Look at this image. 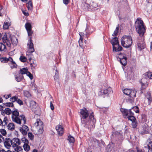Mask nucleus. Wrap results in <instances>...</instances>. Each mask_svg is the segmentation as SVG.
<instances>
[{"mask_svg":"<svg viewBox=\"0 0 152 152\" xmlns=\"http://www.w3.org/2000/svg\"><path fill=\"white\" fill-rule=\"evenodd\" d=\"M32 0H29L28 2L26 4V7L29 10H32L33 8V5L32 3Z\"/></svg>","mask_w":152,"mask_h":152,"instance_id":"17","label":"nucleus"},{"mask_svg":"<svg viewBox=\"0 0 152 152\" xmlns=\"http://www.w3.org/2000/svg\"><path fill=\"white\" fill-rule=\"evenodd\" d=\"M67 140L70 143H74L75 142V139L74 137L71 135H69L68 137Z\"/></svg>","mask_w":152,"mask_h":152,"instance_id":"25","label":"nucleus"},{"mask_svg":"<svg viewBox=\"0 0 152 152\" xmlns=\"http://www.w3.org/2000/svg\"><path fill=\"white\" fill-rule=\"evenodd\" d=\"M72 77H73L74 78H76V75L75 74V72L73 71V72L72 74Z\"/></svg>","mask_w":152,"mask_h":152,"instance_id":"58","label":"nucleus"},{"mask_svg":"<svg viewBox=\"0 0 152 152\" xmlns=\"http://www.w3.org/2000/svg\"><path fill=\"white\" fill-rule=\"evenodd\" d=\"M141 118L142 121L144 122H146L147 121V116L145 114H142L141 115Z\"/></svg>","mask_w":152,"mask_h":152,"instance_id":"38","label":"nucleus"},{"mask_svg":"<svg viewBox=\"0 0 152 152\" xmlns=\"http://www.w3.org/2000/svg\"><path fill=\"white\" fill-rule=\"evenodd\" d=\"M32 37H30L29 39L28 40L27 44V46H28V52L30 53L34 52L35 51L34 49V44L32 43Z\"/></svg>","mask_w":152,"mask_h":152,"instance_id":"6","label":"nucleus"},{"mask_svg":"<svg viewBox=\"0 0 152 152\" xmlns=\"http://www.w3.org/2000/svg\"><path fill=\"white\" fill-rule=\"evenodd\" d=\"M55 76H54V79L55 80H57L58 79V74H56V73L55 72Z\"/></svg>","mask_w":152,"mask_h":152,"instance_id":"59","label":"nucleus"},{"mask_svg":"<svg viewBox=\"0 0 152 152\" xmlns=\"http://www.w3.org/2000/svg\"><path fill=\"white\" fill-rule=\"evenodd\" d=\"M50 107L51 109L52 110H53L54 109V107L53 106V105L52 102H50Z\"/></svg>","mask_w":152,"mask_h":152,"instance_id":"56","label":"nucleus"},{"mask_svg":"<svg viewBox=\"0 0 152 152\" xmlns=\"http://www.w3.org/2000/svg\"><path fill=\"white\" fill-rule=\"evenodd\" d=\"M80 113L81 117V123L84 127L88 129L94 128L96 120L94 118V112H92L89 115L88 110L84 107L80 110Z\"/></svg>","mask_w":152,"mask_h":152,"instance_id":"1","label":"nucleus"},{"mask_svg":"<svg viewBox=\"0 0 152 152\" xmlns=\"http://www.w3.org/2000/svg\"><path fill=\"white\" fill-rule=\"evenodd\" d=\"M5 43L3 44V43L0 42V51H6V47L5 45Z\"/></svg>","mask_w":152,"mask_h":152,"instance_id":"20","label":"nucleus"},{"mask_svg":"<svg viewBox=\"0 0 152 152\" xmlns=\"http://www.w3.org/2000/svg\"><path fill=\"white\" fill-rule=\"evenodd\" d=\"M127 58L126 57V58H123V59H122L121 60H120L119 61L122 65L124 66L127 64Z\"/></svg>","mask_w":152,"mask_h":152,"instance_id":"18","label":"nucleus"},{"mask_svg":"<svg viewBox=\"0 0 152 152\" xmlns=\"http://www.w3.org/2000/svg\"><path fill=\"white\" fill-rule=\"evenodd\" d=\"M16 101L17 102V103H18L20 105H23V101L20 99H18V97H17V99Z\"/></svg>","mask_w":152,"mask_h":152,"instance_id":"49","label":"nucleus"},{"mask_svg":"<svg viewBox=\"0 0 152 152\" xmlns=\"http://www.w3.org/2000/svg\"><path fill=\"white\" fill-rule=\"evenodd\" d=\"M0 60L2 63H7L8 62V58L6 57L1 58Z\"/></svg>","mask_w":152,"mask_h":152,"instance_id":"32","label":"nucleus"},{"mask_svg":"<svg viewBox=\"0 0 152 152\" xmlns=\"http://www.w3.org/2000/svg\"><path fill=\"white\" fill-rule=\"evenodd\" d=\"M137 91L135 90H131V92L129 96L130 98H134L136 97V94Z\"/></svg>","mask_w":152,"mask_h":152,"instance_id":"21","label":"nucleus"},{"mask_svg":"<svg viewBox=\"0 0 152 152\" xmlns=\"http://www.w3.org/2000/svg\"><path fill=\"white\" fill-rule=\"evenodd\" d=\"M131 90L126 88L123 90V93L126 95H127L129 96L130 92H131Z\"/></svg>","mask_w":152,"mask_h":152,"instance_id":"27","label":"nucleus"},{"mask_svg":"<svg viewBox=\"0 0 152 152\" xmlns=\"http://www.w3.org/2000/svg\"><path fill=\"white\" fill-rule=\"evenodd\" d=\"M5 106L9 107H14V105L12 102H7L5 103Z\"/></svg>","mask_w":152,"mask_h":152,"instance_id":"40","label":"nucleus"},{"mask_svg":"<svg viewBox=\"0 0 152 152\" xmlns=\"http://www.w3.org/2000/svg\"><path fill=\"white\" fill-rule=\"evenodd\" d=\"M121 43L123 47L128 48L131 46L132 43V38L130 36L124 35L121 38Z\"/></svg>","mask_w":152,"mask_h":152,"instance_id":"4","label":"nucleus"},{"mask_svg":"<svg viewBox=\"0 0 152 152\" xmlns=\"http://www.w3.org/2000/svg\"><path fill=\"white\" fill-rule=\"evenodd\" d=\"M14 141V142H15V143H17L18 145H19L20 144V140L18 138H15L12 139V141Z\"/></svg>","mask_w":152,"mask_h":152,"instance_id":"33","label":"nucleus"},{"mask_svg":"<svg viewBox=\"0 0 152 152\" xmlns=\"http://www.w3.org/2000/svg\"><path fill=\"white\" fill-rule=\"evenodd\" d=\"M83 41V38L82 36H80V39L79 41V45L80 47L81 46L82 43Z\"/></svg>","mask_w":152,"mask_h":152,"instance_id":"51","label":"nucleus"},{"mask_svg":"<svg viewBox=\"0 0 152 152\" xmlns=\"http://www.w3.org/2000/svg\"><path fill=\"white\" fill-rule=\"evenodd\" d=\"M112 135H115V137L119 136L121 134L119 132L117 131L113 132H112Z\"/></svg>","mask_w":152,"mask_h":152,"instance_id":"48","label":"nucleus"},{"mask_svg":"<svg viewBox=\"0 0 152 152\" xmlns=\"http://www.w3.org/2000/svg\"><path fill=\"white\" fill-rule=\"evenodd\" d=\"M4 142V146L7 149H9V148L7 147V146L9 147L12 144V140L9 138H6Z\"/></svg>","mask_w":152,"mask_h":152,"instance_id":"14","label":"nucleus"},{"mask_svg":"<svg viewBox=\"0 0 152 152\" xmlns=\"http://www.w3.org/2000/svg\"><path fill=\"white\" fill-rule=\"evenodd\" d=\"M1 35V38L2 41L4 43H6L7 45L10 47L11 46L10 41L8 39L7 34L6 33H3Z\"/></svg>","mask_w":152,"mask_h":152,"instance_id":"8","label":"nucleus"},{"mask_svg":"<svg viewBox=\"0 0 152 152\" xmlns=\"http://www.w3.org/2000/svg\"><path fill=\"white\" fill-rule=\"evenodd\" d=\"M11 94H10L8 95H7L6 96L5 95H4V97L6 99H8V98L10 97H11Z\"/></svg>","mask_w":152,"mask_h":152,"instance_id":"57","label":"nucleus"},{"mask_svg":"<svg viewBox=\"0 0 152 152\" xmlns=\"http://www.w3.org/2000/svg\"><path fill=\"white\" fill-rule=\"evenodd\" d=\"M12 121L17 124H20L21 123V120L18 116H19V113L17 110L12 111Z\"/></svg>","mask_w":152,"mask_h":152,"instance_id":"5","label":"nucleus"},{"mask_svg":"<svg viewBox=\"0 0 152 152\" xmlns=\"http://www.w3.org/2000/svg\"><path fill=\"white\" fill-rule=\"evenodd\" d=\"M23 147L24 150L26 151H28L30 150V147L28 144L27 145L26 144H24L23 145Z\"/></svg>","mask_w":152,"mask_h":152,"instance_id":"28","label":"nucleus"},{"mask_svg":"<svg viewBox=\"0 0 152 152\" xmlns=\"http://www.w3.org/2000/svg\"><path fill=\"white\" fill-rule=\"evenodd\" d=\"M17 97L18 96H16L12 97L10 99V101L11 102L13 103V102H14L17 101Z\"/></svg>","mask_w":152,"mask_h":152,"instance_id":"31","label":"nucleus"},{"mask_svg":"<svg viewBox=\"0 0 152 152\" xmlns=\"http://www.w3.org/2000/svg\"><path fill=\"white\" fill-rule=\"evenodd\" d=\"M22 129L23 130H26L27 131H28L29 129L28 128V127L26 125H23L22 126Z\"/></svg>","mask_w":152,"mask_h":152,"instance_id":"53","label":"nucleus"},{"mask_svg":"<svg viewBox=\"0 0 152 152\" xmlns=\"http://www.w3.org/2000/svg\"><path fill=\"white\" fill-rule=\"evenodd\" d=\"M118 32H117L116 31H115L114 32L113 34H112V35L113 36H116L118 34Z\"/></svg>","mask_w":152,"mask_h":152,"instance_id":"64","label":"nucleus"},{"mask_svg":"<svg viewBox=\"0 0 152 152\" xmlns=\"http://www.w3.org/2000/svg\"><path fill=\"white\" fill-rule=\"evenodd\" d=\"M148 79L146 77L142 78L140 81L141 85V90L145 89L148 87Z\"/></svg>","mask_w":152,"mask_h":152,"instance_id":"9","label":"nucleus"},{"mask_svg":"<svg viewBox=\"0 0 152 152\" xmlns=\"http://www.w3.org/2000/svg\"><path fill=\"white\" fill-rule=\"evenodd\" d=\"M69 0H63V2L65 4L67 5L69 4Z\"/></svg>","mask_w":152,"mask_h":152,"instance_id":"55","label":"nucleus"},{"mask_svg":"<svg viewBox=\"0 0 152 152\" xmlns=\"http://www.w3.org/2000/svg\"><path fill=\"white\" fill-rule=\"evenodd\" d=\"M8 61H10L11 63H12V62L14 61L12 58L11 57H9V58H8Z\"/></svg>","mask_w":152,"mask_h":152,"instance_id":"63","label":"nucleus"},{"mask_svg":"<svg viewBox=\"0 0 152 152\" xmlns=\"http://www.w3.org/2000/svg\"><path fill=\"white\" fill-rule=\"evenodd\" d=\"M28 137L30 140H32L34 138V135L31 132H29L28 134Z\"/></svg>","mask_w":152,"mask_h":152,"instance_id":"41","label":"nucleus"},{"mask_svg":"<svg viewBox=\"0 0 152 152\" xmlns=\"http://www.w3.org/2000/svg\"><path fill=\"white\" fill-rule=\"evenodd\" d=\"M26 75L28 76L31 80H32L33 78V76L32 74H31L30 72L28 71L27 72L26 74Z\"/></svg>","mask_w":152,"mask_h":152,"instance_id":"42","label":"nucleus"},{"mask_svg":"<svg viewBox=\"0 0 152 152\" xmlns=\"http://www.w3.org/2000/svg\"><path fill=\"white\" fill-rule=\"evenodd\" d=\"M131 110V109L129 110L122 108L120 109V111L122 113L124 117L125 118H128V120L131 121L132 127L134 128L137 127V123L134 113Z\"/></svg>","mask_w":152,"mask_h":152,"instance_id":"2","label":"nucleus"},{"mask_svg":"<svg viewBox=\"0 0 152 152\" xmlns=\"http://www.w3.org/2000/svg\"><path fill=\"white\" fill-rule=\"evenodd\" d=\"M8 121V119L7 117H5L4 118L3 121V122H4V123H5V124L4 125H2V126H5L6 125H7V121Z\"/></svg>","mask_w":152,"mask_h":152,"instance_id":"47","label":"nucleus"},{"mask_svg":"<svg viewBox=\"0 0 152 152\" xmlns=\"http://www.w3.org/2000/svg\"><path fill=\"white\" fill-rule=\"evenodd\" d=\"M8 22H4L3 26V29H7L8 28Z\"/></svg>","mask_w":152,"mask_h":152,"instance_id":"45","label":"nucleus"},{"mask_svg":"<svg viewBox=\"0 0 152 152\" xmlns=\"http://www.w3.org/2000/svg\"><path fill=\"white\" fill-rule=\"evenodd\" d=\"M56 129L57 131L58 134L59 136H61L64 132V129L60 125H58L56 126Z\"/></svg>","mask_w":152,"mask_h":152,"instance_id":"12","label":"nucleus"},{"mask_svg":"<svg viewBox=\"0 0 152 152\" xmlns=\"http://www.w3.org/2000/svg\"><path fill=\"white\" fill-rule=\"evenodd\" d=\"M110 42L113 45V48L115 47V45L119 44L118 38L117 37H115L113 38Z\"/></svg>","mask_w":152,"mask_h":152,"instance_id":"15","label":"nucleus"},{"mask_svg":"<svg viewBox=\"0 0 152 152\" xmlns=\"http://www.w3.org/2000/svg\"><path fill=\"white\" fill-rule=\"evenodd\" d=\"M148 148V152H151L152 151V148H151L149 145H147Z\"/></svg>","mask_w":152,"mask_h":152,"instance_id":"60","label":"nucleus"},{"mask_svg":"<svg viewBox=\"0 0 152 152\" xmlns=\"http://www.w3.org/2000/svg\"><path fill=\"white\" fill-rule=\"evenodd\" d=\"M94 142L96 143H97V145H98L99 143V141L96 139H93Z\"/></svg>","mask_w":152,"mask_h":152,"instance_id":"61","label":"nucleus"},{"mask_svg":"<svg viewBox=\"0 0 152 152\" xmlns=\"http://www.w3.org/2000/svg\"><path fill=\"white\" fill-rule=\"evenodd\" d=\"M23 14L26 16H28L29 15V14L28 12H26L24 11H23Z\"/></svg>","mask_w":152,"mask_h":152,"instance_id":"62","label":"nucleus"},{"mask_svg":"<svg viewBox=\"0 0 152 152\" xmlns=\"http://www.w3.org/2000/svg\"><path fill=\"white\" fill-rule=\"evenodd\" d=\"M132 108L136 113H138L139 112V109L138 107L136 106Z\"/></svg>","mask_w":152,"mask_h":152,"instance_id":"43","label":"nucleus"},{"mask_svg":"<svg viewBox=\"0 0 152 152\" xmlns=\"http://www.w3.org/2000/svg\"><path fill=\"white\" fill-rule=\"evenodd\" d=\"M147 141L148 142V144L150 145L152 144V137L148 138L147 140Z\"/></svg>","mask_w":152,"mask_h":152,"instance_id":"54","label":"nucleus"},{"mask_svg":"<svg viewBox=\"0 0 152 152\" xmlns=\"http://www.w3.org/2000/svg\"><path fill=\"white\" fill-rule=\"evenodd\" d=\"M11 64L13 65V66L11 67L12 69L17 68V65L15 61H12V63H11Z\"/></svg>","mask_w":152,"mask_h":152,"instance_id":"50","label":"nucleus"},{"mask_svg":"<svg viewBox=\"0 0 152 152\" xmlns=\"http://www.w3.org/2000/svg\"><path fill=\"white\" fill-rule=\"evenodd\" d=\"M19 59L21 62H26L27 61L26 57L22 56H20Z\"/></svg>","mask_w":152,"mask_h":152,"instance_id":"39","label":"nucleus"},{"mask_svg":"<svg viewBox=\"0 0 152 152\" xmlns=\"http://www.w3.org/2000/svg\"><path fill=\"white\" fill-rule=\"evenodd\" d=\"M8 129L10 130L13 131L14 130L15 128V126L13 123H9L8 126Z\"/></svg>","mask_w":152,"mask_h":152,"instance_id":"19","label":"nucleus"},{"mask_svg":"<svg viewBox=\"0 0 152 152\" xmlns=\"http://www.w3.org/2000/svg\"><path fill=\"white\" fill-rule=\"evenodd\" d=\"M137 45L138 48L141 50L145 48L146 47L145 44L142 40V38L141 37H138L137 39Z\"/></svg>","mask_w":152,"mask_h":152,"instance_id":"7","label":"nucleus"},{"mask_svg":"<svg viewBox=\"0 0 152 152\" xmlns=\"http://www.w3.org/2000/svg\"><path fill=\"white\" fill-rule=\"evenodd\" d=\"M145 98L148 100V104L150 105L152 102L151 94L150 91L147 93L145 95Z\"/></svg>","mask_w":152,"mask_h":152,"instance_id":"13","label":"nucleus"},{"mask_svg":"<svg viewBox=\"0 0 152 152\" xmlns=\"http://www.w3.org/2000/svg\"><path fill=\"white\" fill-rule=\"evenodd\" d=\"M20 117L21 118V120L22 119L23 121H24V124H25L26 121V119L25 118V116L23 115H21L20 116Z\"/></svg>","mask_w":152,"mask_h":152,"instance_id":"44","label":"nucleus"},{"mask_svg":"<svg viewBox=\"0 0 152 152\" xmlns=\"http://www.w3.org/2000/svg\"><path fill=\"white\" fill-rule=\"evenodd\" d=\"M37 64L36 62H33L32 63L30 64V66L31 67L32 69H35V68L37 66Z\"/></svg>","mask_w":152,"mask_h":152,"instance_id":"37","label":"nucleus"},{"mask_svg":"<svg viewBox=\"0 0 152 152\" xmlns=\"http://www.w3.org/2000/svg\"><path fill=\"white\" fill-rule=\"evenodd\" d=\"M20 71L21 75H22L23 74H26L27 72H28V69L27 68H23L20 69Z\"/></svg>","mask_w":152,"mask_h":152,"instance_id":"24","label":"nucleus"},{"mask_svg":"<svg viewBox=\"0 0 152 152\" xmlns=\"http://www.w3.org/2000/svg\"><path fill=\"white\" fill-rule=\"evenodd\" d=\"M118 47L117 49L115 47H113V51L115 52L120 51L122 50L123 48L119 45V44L118 45Z\"/></svg>","mask_w":152,"mask_h":152,"instance_id":"22","label":"nucleus"},{"mask_svg":"<svg viewBox=\"0 0 152 152\" xmlns=\"http://www.w3.org/2000/svg\"><path fill=\"white\" fill-rule=\"evenodd\" d=\"M4 110L5 112V114L8 115H10L12 113V111L11 110V109L9 108H5Z\"/></svg>","mask_w":152,"mask_h":152,"instance_id":"30","label":"nucleus"},{"mask_svg":"<svg viewBox=\"0 0 152 152\" xmlns=\"http://www.w3.org/2000/svg\"><path fill=\"white\" fill-rule=\"evenodd\" d=\"M0 132L3 136H5L7 134L6 131L4 129H0Z\"/></svg>","mask_w":152,"mask_h":152,"instance_id":"46","label":"nucleus"},{"mask_svg":"<svg viewBox=\"0 0 152 152\" xmlns=\"http://www.w3.org/2000/svg\"><path fill=\"white\" fill-rule=\"evenodd\" d=\"M19 130L23 135H26L27 133V131H27L26 130H23L22 129V128L21 127L20 128Z\"/></svg>","mask_w":152,"mask_h":152,"instance_id":"34","label":"nucleus"},{"mask_svg":"<svg viewBox=\"0 0 152 152\" xmlns=\"http://www.w3.org/2000/svg\"><path fill=\"white\" fill-rule=\"evenodd\" d=\"M117 60L118 61H119L120 60H121V59L124 58H126V56L124 55V54L120 53V54H118V56H116Z\"/></svg>","mask_w":152,"mask_h":152,"instance_id":"23","label":"nucleus"},{"mask_svg":"<svg viewBox=\"0 0 152 152\" xmlns=\"http://www.w3.org/2000/svg\"><path fill=\"white\" fill-rule=\"evenodd\" d=\"M36 103L34 101H31L30 103V106L31 107L32 106V109H33V111H34L35 112L37 111L36 110H34V108H35V107L36 106Z\"/></svg>","mask_w":152,"mask_h":152,"instance_id":"26","label":"nucleus"},{"mask_svg":"<svg viewBox=\"0 0 152 152\" xmlns=\"http://www.w3.org/2000/svg\"><path fill=\"white\" fill-rule=\"evenodd\" d=\"M113 92V91L112 90V89L110 88H108L107 89L105 90L102 89L100 91V94L101 95H108L111 92Z\"/></svg>","mask_w":152,"mask_h":152,"instance_id":"11","label":"nucleus"},{"mask_svg":"<svg viewBox=\"0 0 152 152\" xmlns=\"http://www.w3.org/2000/svg\"><path fill=\"white\" fill-rule=\"evenodd\" d=\"M37 126L39 128L37 132L35 134H42L43 132V124L42 122L41 121L37 122Z\"/></svg>","mask_w":152,"mask_h":152,"instance_id":"10","label":"nucleus"},{"mask_svg":"<svg viewBox=\"0 0 152 152\" xmlns=\"http://www.w3.org/2000/svg\"><path fill=\"white\" fill-rule=\"evenodd\" d=\"M25 28L27 30L31 29V24L29 23H26L25 24Z\"/></svg>","mask_w":152,"mask_h":152,"instance_id":"29","label":"nucleus"},{"mask_svg":"<svg viewBox=\"0 0 152 152\" xmlns=\"http://www.w3.org/2000/svg\"><path fill=\"white\" fill-rule=\"evenodd\" d=\"M15 77L16 80L18 82L21 81L23 78V75H20V74H15Z\"/></svg>","mask_w":152,"mask_h":152,"instance_id":"16","label":"nucleus"},{"mask_svg":"<svg viewBox=\"0 0 152 152\" xmlns=\"http://www.w3.org/2000/svg\"><path fill=\"white\" fill-rule=\"evenodd\" d=\"M145 75L147 76L148 78L151 79L152 77V72H148L145 74Z\"/></svg>","mask_w":152,"mask_h":152,"instance_id":"36","label":"nucleus"},{"mask_svg":"<svg viewBox=\"0 0 152 152\" xmlns=\"http://www.w3.org/2000/svg\"><path fill=\"white\" fill-rule=\"evenodd\" d=\"M28 32V36H31L33 34V31L31 30V29L27 30Z\"/></svg>","mask_w":152,"mask_h":152,"instance_id":"52","label":"nucleus"},{"mask_svg":"<svg viewBox=\"0 0 152 152\" xmlns=\"http://www.w3.org/2000/svg\"><path fill=\"white\" fill-rule=\"evenodd\" d=\"M21 140L24 143V144H26L27 145L29 143V141L24 136L22 137Z\"/></svg>","mask_w":152,"mask_h":152,"instance_id":"35","label":"nucleus"},{"mask_svg":"<svg viewBox=\"0 0 152 152\" xmlns=\"http://www.w3.org/2000/svg\"><path fill=\"white\" fill-rule=\"evenodd\" d=\"M135 27L139 34L141 37L143 36L145 32V26L144 25L143 21L140 19H138L135 22Z\"/></svg>","mask_w":152,"mask_h":152,"instance_id":"3","label":"nucleus"}]
</instances>
